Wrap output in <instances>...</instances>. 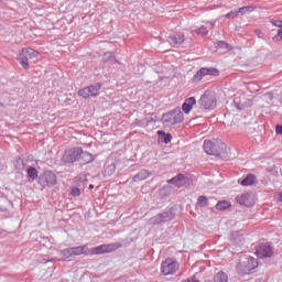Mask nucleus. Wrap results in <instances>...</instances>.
I'll return each mask as SVG.
<instances>
[{
  "label": "nucleus",
  "instance_id": "nucleus-1",
  "mask_svg": "<svg viewBox=\"0 0 282 282\" xmlns=\"http://www.w3.org/2000/svg\"><path fill=\"white\" fill-rule=\"evenodd\" d=\"M203 149L207 155H214V158H219L224 160L227 158L226 145L220 140L210 141L205 140L203 144Z\"/></svg>",
  "mask_w": 282,
  "mask_h": 282
},
{
  "label": "nucleus",
  "instance_id": "nucleus-2",
  "mask_svg": "<svg viewBox=\"0 0 282 282\" xmlns=\"http://www.w3.org/2000/svg\"><path fill=\"white\" fill-rule=\"evenodd\" d=\"M257 268H259V261L250 254H241L236 265L238 274H251Z\"/></svg>",
  "mask_w": 282,
  "mask_h": 282
},
{
  "label": "nucleus",
  "instance_id": "nucleus-3",
  "mask_svg": "<svg viewBox=\"0 0 282 282\" xmlns=\"http://www.w3.org/2000/svg\"><path fill=\"white\" fill-rule=\"evenodd\" d=\"M162 122L163 124H165V127H173L174 124H180L184 122V112H182V109L180 108L170 110L169 112L163 115Z\"/></svg>",
  "mask_w": 282,
  "mask_h": 282
},
{
  "label": "nucleus",
  "instance_id": "nucleus-4",
  "mask_svg": "<svg viewBox=\"0 0 282 282\" xmlns=\"http://www.w3.org/2000/svg\"><path fill=\"white\" fill-rule=\"evenodd\" d=\"M39 52L33 48H22L17 57L18 63L23 67V69H30V61L36 58Z\"/></svg>",
  "mask_w": 282,
  "mask_h": 282
},
{
  "label": "nucleus",
  "instance_id": "nucleus-5",
  "mask_svg": "<svg viewBox=\"0 0 282 282\" xmlns=\"http://www.w3.org/2000/svg\"><path fill=\"white\" fill-rule=\"evenodd\" d=\"M100 89H102L101 83H95L90 86H87L85 88H82L77 91V95L84 98L85 100L89 98H96L100 96Z\"/></svg>",
  "mask_w": 282,
  "mask_h": 282
},
{
  "label": "nucleus",
  "instance_id": "nucleus-6",
  "mask_svg": "<svg viewBox=\"0 0 282 282\" xmlns=\"http://www.w3.org/2000/svg\"><path fill=\"white\" fill-rule=\"evenodd\" d=\"M120 248H122V243L120 242L100 245L98 247L88 249V254H109L110 252H116V250H120Z\"/></svg>",
  "mask_w": 282,
  "mask_h": 282
},
{
  "label": "nucleus",
  "instance_id": "nucleus-7",
  "mask_svg": "<svg viewBox=\"0 0 282 282\" xmlns=\"http://www.w3.org/2000/svg\"><path fill=\"white\" fill-rule=\"evenodd\" d=\"M56 174L52 171H44L37 178V184H40L42 188H52V186H56Z\"/></svg>",
  "mask_w": 282,
  "mask_h": 282
},
{
  "label": "nucleus",
  "instance_id": "nucleus-8",
  "mask_svg": "<svg viewBox=\"0 0 282 282\" xmlns=\"http://www.w3.org/2000/svg\"><path fill=\"white\" fill-rule=\"evenodd\" d=\"M198 105H200L203 109H215V107H217V97H215V93L206 90L198 100Z\"/></svg>",
  "mask_w": 282,
  "mask_h": 282
},
{
  "label": "nucleus",
  "instance_id": "nucleus-9",
  "mask_svg": "<svg viewBox=\"0 0 282 282\" xmlns=\"http://www.w3.org/2000/svg\"><path fill=\"white\" fill-rule=\"evenodd\" d=\"M80 153H83V148L76 147L66 149L62 155V162H64V164H74V162L80 160Z\"/></svg>",
  "mask_w": 282,
  "mask_h": 282
},
{
  "label": "nucleus",
  "instance_id": "nucleus-10",
  "mask_svg": "<svg viewBox=\"0 0 282 282\" xmlns=\"http://www.w3.org/2000/svg\"><path fill=\"white\" fill-rule=\"evenodd\" d=\"M180 270V262L173 259H166L161 263V272L164 276L175 274Z\"/></svg>",
  "mask_w": 282,
  "mask_h": 282
},
{
  "label": "nucleus",
  "instance_id": "nucleus-11",
  "mask_svg": "<svg viewBox=\"0 0 282 282\" xmlns=\"http://www.w3.org/2000/svg\"><path fill=\"white\" fill-rule=\"evenodd\" d=\"M205 76H219V69L215 67H200L199 70L193 76L194 83H202V78Z\"/></svg>",
  "mask_w": 282,
  "mask_h": 282
},
{
  "label": "nucleus",
  "instance_id": "nucleus-12",
  "mask_svg": "<svg viewBox=\"0 0 282 282\" xmlns=\"http://www.w3.org/2000/svg\"><path fill=\"white\" fill-rule=\"evenodd\" d=\"M256 254L259 259H270V257L274 254V251L272 250L270 242H260L256 247Z\"/></svg>",
  "mask_w": 282,
  "mask_h": 282
},
{
  "label": "nucleus",
  "instance_id": "nucleus-13",
  "mask_svg": "<svg viewBox=\"0 0 282 282\" xmlns=\"http://www.w3.org/2000/svg\"><path fill=\"white\" fill-rule=\"evenodd\" d=\"M167 184H173L176 188H182L191 185V178L185 174H178L171 180H167Z\"/></svg>",
  "mask_w": 282,
  "mask_h": 282
},
{
  "label": "nucleus",
  "instance_id": "nucleus-14",
  "mask_svg": "<svg viewBox=\"0 0 282 282\" xmlns=\"http://www.w3.org/2000/svg\"><path fill=\"white\" fill-rule=\"evenodd\" d=\"M243 231H231L229 236L230 246L234 248H239V246H243L245 241Z\"/></svg>",
  "mask_w": 282,
  "mask_h": 282
},
{
  "label": "nucleus",
  "instance_id": "nucleus-15",
  "mask_svg": "<svg viewBox=\"0 0 282 282\" xmlns=\"http://www.w3.org/2000/svg\"><path fill=\"white\" fill-rule=\"evenodd\" d=\"M185 41H186V37L184 36L183 33H174L167 37V43L172 47H180V45H182V43H184Z\"/></svg>",
  "mask_w": 282,
  "mask_h": 282
},
{
  "label": "nucleus",
  "instance_id": "nucleus-16",
  "mask_svg": "<svg viewBox=\"0 0 282 282\" xmlns=\"http://www.w3.org/2000/svg\"><path fill=\"white\" fill-rule=\"evenodd\" d=\"M250 194H241L240 196L236 197V200L240 206H246L247 208H250L252 206V202L250 200Z\"/></svg>",
  "mask_w": 282,
  "mask_h": 282
},
{
  "label": "nucleus",
  "instance_id": "nucleus-17",
  "mask_svg": "<svg viewBox=\"0 0 282 282\" xmlns=\"http://www.w3.org/2000/svg\"><path fill=\"white\" fill-rule=\"evenodd\" d=\"M196 104L197 100L195 99V97L187 98L182 105L184 113H191V111L193 110V106Z\"/></svg>",
  "mask_w": 282,
  "mask_h": 282
},
{
  "label": "nucleus",
  "instance_id": "nucleus-18",
  "mask_svg": "<svg viewBox=\"0 0 282 282\" xmlns=\"http://www.w3.org/2000/svg\"><path fill=\"white\" fill-rule=\"evenodd\" d=\"M26 177L30 184H32V182H34L35 180H39V170H36V167L34 166H29L26 169Z\"/></svg>",
  "mask_w": 282,
  "mask_h": 282
},
{
  "label": "nucleus",
  "instance_id": "nucleus-19",
  "mask_svg": "<svg viewBox=\"0 0 282 282\" xmlns=\"http://www.w3.org/2000/svg\"><path fill=\"white\" fill-rule=\"evenodd\" d=\"M148 177H151V172H149L148 170H141L132 177V180L133 182H142L144 180H148Z\"/></svg>",
  "mask_w": 282,
  "mask_h": 282
},
{
  "label": "nucleus",
  "instance_id": "nucleus-20",
  "mask_svg": "<svg viewBox=\"0 0 282 282\" xmlns=\"http://www.w3.org/2000/svg\"><path fill=\"white\" fill-rule=\"evenodd\" d=\"M234 106L236 107V109H239L240 111L246 109V97L235 96Z\"/></svg>",
  "mask_w": 282,
  "mask_h": 282
},
{
  "label": "nucleus",
  "instance_id": "nucleus-21",
  "mask_svg": "<svg viewBox=\"0 0 282 282\" xmlns=\"http://www.w3.org/2000/svg\"><path fill=\"white\" fill-rule=\"evenodd\" d=\"M161 217H162L164 224H166V221H173V219H175V209L170 208L166 212H163L161 214Z\"/></svg>",
  "mask_w": 282,
  "mask_h": 282
},
{
  "label": "nucleus",
  "instance_id": "nucleus-22",
  "mask_svg": "<svg viewBox=\"0 0 282 282\" xmlns=\"http://www.w3.org/2000/svg\"><path fill=\"white\" fill-rule=\"evenodd\" d=\"M70 248L73 250L74 257H80V254H87L89 252V248L87 247V245Z\"/></svg>",
  "mask_w": 282,
  "mask_h": 282
},
{
  "label": "nucleus",
  "instance_id": "nucleus-23",
  "mask_svg": "<svg viewBox=\"0 0 282 282\" xmlns=\"http://www.w3.org/2000/svg\"><path fill=\"white\" fill-rule=\"evenodd\" d=\"M102 61H104V63H107L108 65H116V63H118V59L116 58V55H113V52L105 53Z\"/></svg>",
  "mask_w": 282,
  "mask_h": 282
},
{
  "label": "nucleus",
  "instance_id": "nucleus-24",
  "mask_svg": "<svg viewBox=\"0 0 282 282\" xmlns=\"http://www.w3.org/2000/svg\"><path fill=\"white\" fill-rule=\"evenodd\" d=\"M171 193H173V187L171 185H164L159 189V196L161 199H164V197H170Z\"/></svg>",
  "mask_w": 282,
  "mask_h": 282
},
{
  "label": "nucleus",
  "instance_id": "nucleus-25",
  "mask_svg": "<svg viewBox=\"0 0 282 282\" xmlns=\"http://www.w3.org/2000/svg\"><path fill=\"white\" fill-rule=\"evenodd\" d=\"M257 182L254 174H248L241 182V186H252Z\"/></svg>",
  "mask_w": 282,
  "mask_h": 282
},
{
  "label": "nucleus",
  "instance_id": "nucleus-26",
  "mask_svg": "<svg viewBox=\"0 0 282 282\" xmlns=\"http://www.w3.org/2000/svg\"><path fill=\"white\" fill-rule=\"evenodd\" d=\"M79 160H82L84 164H91V162H94V155L87 151H83L82 149Z\"/></svg>",
  "mask_w": 282,
  "mask_h": 282
},
{
  "label": "nucleus",
  "instance_id": "nucleus-27",
  "mask_svg": "<svg viewBox=\"0 0 282 282\" xmlns=\"http://www.w3.org/2000/svg\"><path fill=\"white\" fill-rule=\"evenodd\" d=\"M158 135H159L160 142H164V144H169V142L173 140V135H171V133H166L162 130L158 131Z\"/></svg>",
  "mask_w": 282,
  "mask_h": 282
},
{
  "label": "nucleus",
  "instance_id": "nucleus-28",
  "mask_svg": "<svg viewBox=\"0 0 282 282\" xmlns=\"http://www.w3.org/2000/svg\"><path fill=\"white\" fill-rule=\"evenodd\" d=\"M62 256L64 257L65 261H74L76 259V257L74 256V251H73L72 247L62 250Z\"/></svg>",
  "mask_w": 282,
  "mask_h": 282
},
{
  "label": "nucleus",
  "instance_id": "nucleus-29",
  "mask_svg": "<svg viewBox=\"0 0 282 282\" xmlns=\"http://www.w3.org/2000/svg\"><path fill=\"white\" fill-rule=\"evenodd\" d=\"M113 173H116V163H111L105 166V170H104L105 177H111Z\"/></svg>",
  "mask_w": 282,
  "mask_h": 282
},
{
  "label": "nucleus",
  "instance_id": "nucleus-30",
  "mask_svg": "<svg viewBox=\"0 0 282 282\" xmlns=\"http://www.w3.org/2000/svg\"><path fill=\"white\" fill-rule=\"evenodd\" d=\"M214 282H228V274L224 271H219L214 275Z\"/></svg>",
  "mask_w": 282,
  "mask_h": 282
},
{
  "label": "nucleus",
  "instance_id": "nucleus-31",
  "mask_svg": "<svg viewBox=\"0 0 282 282\" xmlns=\"http://www.w3.org/2000/svg\"><path fill=\"white\" fill-rule=\"evenodd\" d=\"M195 34H197V36H208V32H210L208 30V26L205 24V25H202L200 28L194 30Z\"/></svg>",
  "mask_w": 282,
  "mask_h": 282
},
{
  "label": "nucleus",
  "instance_id": "nucleus-32",
  "mask_svg": "<svg viewBox=\"0 0 282 282\" xmlns=\"http://www.w3.org/2000/svg\"><path fill=\"white\" fill-rule=\"evenodd\" d=\"M197 204L200 208H206V206H210V202L205 195H202L197 198Z\"/></svg>",
  "mask_w": 282,
  "mask_h": 282
},
{
  "label": "nucleus",
  "instance_id": "nucleus-33",
  "mask_svg": "<svg viewBox=\"0 0 282 282\" xmlns=\"http://www.w3.org/2000/svg\"><path fill=\"white\" fill-rule=\"evenodd\" d=\"M230 202L228 200H220L216 204V210H228L230 208Z\"/></svg>",
  "mask_w": 282,
  "mask_h": 282
},
{
  "label": "nucleus",
  "instance_id": "nucleus-34",
  "mask_svg": "<svg viewBox=\"0 0 282 282\" xmlns=\"http://www.w3.org/2000/svg\"><path fill=\"white\" fill-rule=\"evenodd\" d=\"M82 193H83V188H80V187H74V188L70 191V195H72L73 197H80Z\"/></svg>",
  "mask_w": 282,
  "mask_h": 282
},
{
  "label": "nucleus",
  "instance_id": "nucleus-35",
  "mask_svg": "<svg viewBox=\"0 0 282 282\" xmlns=\"http://www.w3.org/2000/svg\"><path fill=\"white\" fill-rule=\"evenodd\" d=\"M252 11V7H241L237 12V14H246V12H251Z\"/></svg>",
  "mask_w": 282,
  "mask_h": 282
},
{
  "label": "nucleus",
  "instance_id": "nucleus-36",
  "mask_svg": "<svg viewBox=\"0 0 282 282\" xmlns=\"http://www.w3.org/2000/svg\"><path fill=\"white\" fill-rule=\"evenodd\" d=\"M152 224H164L162 215L158 214L156 216L152 217Z\"/></svg>",
  "mask_w": 282,
  "mask_h": 282
},
{
  "label": "nucleus",
  "instance_id": "nucleus-37",
  "mask_svg": "<svg viewBox=\"0 0 282 282\" xmlns=\"http://www.w3.org/2000/svg\"><path fill=\"white\" fill-rule=\"evenodd\" d=\"M269 23H272L274 28H282V20L269 19Z\"/></svg>",
  "mask_w": 282,
  "mask_h": 282
},
{
  "label": "nucleus",
  "instance_id": "nucleus-38",
  "mask_svg": "<svg viewBox=\"0 0 282 282\" xmlns=\"http://www.w3.org/2000/svg\"><path fill=\"white\" fill-rule=\"evenodd\" d=\"M272 41H282V26H280L278 33L272 37Z\"/></svg>",
  "mask_w": 282,
  "mask_h": 282
},
{
  "label": "nucleus",
  "instance_id": "nucleus-39",
  "mask_svg": "<svg viewBox=\"0 0 282 282\" xmlns=\"http://www.w3.org/2000/svg\"><path fill=\"white\" fill-rule=\"evenodd\" d=\"M226 19H235L236 17H239L237 11H230L229 13H227Z\"/></svg>",
  "mask_w": 282,
  "mask_h": 282
},
{
  "label": "nucleus",
  "instance_id": "nucleus-40",
  "mask_svg": "<svg viewBox=\"0 0 282 282\" xmlns=\"http://www.w3.org/2000/svg\"><path fill=\"white\" fill-rule=\"evenodd\" d=\"M218 47L220 50H228V43H226L225 41H219L218 42Z\"/></svg>",
  "mask_w": 282,
  "mask_h": 282
},
{
  "label": "nucleus",
  "instance_id": "nucleus-41",
  "mask_svg": "<svg viewBox=\"0 0 282 282\" xmlns=\"http://www.w3.org/2000/svg\"><path fill=\"white\" fill-rule=\"evenodd\" d=\"M206 25H207L209 31L215 28V23L214 22H207Z\"/></svg>",
  "mask_w": 282,
  "mask_h": 282
},
{
  "label": "nucleus",
  "instance_id": "nucleus-42",
  "mask_svg": "<svg viewBox=\"0 0 282 282\" xmlns=\"http://www.w3.org/2000/svg\"><path fill=\"white\" fill-rule=\"evenodd\" d=\"M256 34H257V36H258V39H265V37H263V33L261 32V30H256Z\"/></svg>",
  "mask_w": 282,
  "mask_h": 282
},
{
  "label": "nucleus",
  "instance_id": "nucleus-43",
  "mask_svg": "<svg viewBox=\"0 0 282 282\" xmlns=\"http://www.w3.org/2000/svg\"><path fill=\"white\" fill-rule=\"evenodd\" d=\"M275 133H278V134H282V126H276L275 127Z\"/></svg>",
  "mask_w": 282,
  "mask_h": 282
},
{
  "label": "nucleus",
  "instance_id": "nucleus-44",
  "mask_svg": "<svg viewBox=\"0 0 282 282\" xmlns=\"http://www.w3.org/2000/svg\"><path fill=\"white\" fill-rule=\"evenodd\" d=\"M278 202H282V192L278 194Z\"/></svg>",
  "mask_w": 282,
  "mask_h": 282
},
{
  "label": "nucleus",
  "instance_id": "nucleus-45",
  "mask_svg": "<svg viewBox=\"0 0 282 282\" xmlns=\"http://www.w3.org/2000/svg\"><path fill=\"white\" fill-rule=\"evenodd\" d=\"M88 188H89V191H93L94 185H93V184H90V185L88 186Z\"/></svg>",
  "mask_w": 282,
  "mask_h": 282
},
{
  "label": "nucleus",
  "instance_id": "nucleus-46",
  "mask_svg": "<svg viewBox=\"0 0 282 282\" xmlns=\"http://www.w3.org/2000/svg\"><path fill=\"white\" fill-rule=\"evenodd\" d=\"M18 162H23V160L19 159Z\"/></svg>",
  "mask_w": 282,
  "mask_h": 282
}]
</instances>
